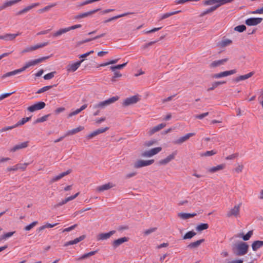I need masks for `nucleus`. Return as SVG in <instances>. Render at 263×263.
Returning a JSON list of instances; mask_svg holds the SVG:
<instances>
[{
  "mask_svg": "<svg viewBox=\"0 0 263 263\" xmlns=\"http://www.w3.org/2000/svg\"><path fill=\"white\" fill-rule=\"evenodd\" d=\"M46 106V104L45 102L40 101L36 103L29 106L27 108V110L30 112H34L37 110H40L44 108Z\"/></svg>",
  "mask_w": 263,
  "mask_h": 263,
  "instance_id": "obj_6",
  "label": "nucleus"
},
{
  "mask_svg": "<svg viewBox=\"0 0 263 263\" xmlns=\"http://www.w3.org/2000/svg\"><path fill=\"white\" fill-rule=\"evenodd\" d=\"M156 142V140H150V141H146L144 145L145 146H151L152 145H153L154 144H155V143Z\"/></svg>",
  "mask_w": 263,
  "mask_h": 263,
  "instance_id": "obj_64",
  "label": "nucleus"
},
{
  "mask_svg": "<svg viewBox=\"0 0 263 263\" xmlns=\"http://www.w3.org/2000/svg\"><path fill=\"white\" fill-rule=\"evenodd\" d=\"M196 235V233L193 231H191L186 233V234L183 236V239H191L194 236Z\"/></svg>",
  "mask_w": 263,
  "mask_h": 263,
  "instance_id": "obj_38",
  "label": "nucleus"
},
{
  "mask_svg": "<svg viewBox=\"0 0 263 263\" xmlns=\"http://www.w3.org/2000/svg\"><path fill=\"white\" fill-rule=\"evenodd\" d=\"M216 154V152L214 151V150L210 151H206L204 153H202L201 154V156H204V157H208V156H213Z\"/></svg>",
  "mask_w": 263,
  "mask_h": 263,
  "instance_id": "obj_48",
  "label": "nucleus"
},
{
  "mask_svg": "<svg viewBox=\"0 0 263 263\" xmlns=\"http://www.w3.org/2000/svg\"><path fill=\"white\" fill-rule=\"evenodd\" d=\"M208 115H209V112H206L203 113L202 114L197 115L195 116V118L197 119L201 120L203 118L206 117Z\"/></svg>",
  "mask_w": 263,
  "mask_h": 263,
  "instance_id": "obj_55",
  "label": "nucleus"
},
{
  "mask_svg": "<svg viewBox=\"0 0 263 263\" xmlns=\"http://www.w3.org/2000/svg\"><path fill=\"white\" fill-rule=\"evenodd\" d=\"M241 205V203H239V204L234 206V207L231 209L229 212L227 213V217H231L232 216L237 217L239 214L240 208Z\"/></svg>",
  "mask_w": 263,
  "mask_h": 263,
  "instance_id": "obj_7",
  "label": "nucleus"
},
{
  "mask_svg": "<svg viewBox=\"0 0 263 263\" xmlns=\"http://www.w3.org/2000/svg\"><path fill=\"white\" fill-rule=\"evenodd\" d=\"M263 246V241L256 240L254 241L252 244V250L256 251L259 248Z\"/></svg>",
  "mask_w": 263,
  "mask_h": 263,
  "instance_id": "obj_29",
  "label": "nucleus"
},
{
  "mask_svg": "<svg viewBox=\"0 0 263 263\" xmlns=\"http://www.w3.org/2000/svg\"><path fill=\"white\" fill-rule=\"evenodd\" d=\"M77 227V224H75L71 227H69L68 228L64 229L63 230V232L71 231L73 230L74 228H76Z\"/></svg>",
  "mask_w": 263,
  "mask_h": 263,
  "instance_id": "obj_58",
  "label": "nucleus"
},
{
  "mask_svg": "<svg viewBox=\"0 0 263 263\" xmlns=\"http://www.w3.org/2000/svg\"><path fill=\"white\" fill-rule=\"evenodd\" d=\"M90 256L89 255V254L88 253H85V254H83V255H82L81 257H80L79 258H76V260H81L87 258Z\"/></svg>",
  "mask_w": 263,
  "mask_h": 263,
  "instance_id": "obj_60",
  "label": "nucleus"
},
{
  "mask_svg": "<svg viewBox=\"0 0 263 263\" xmlns=\"http://www.w3.org/2000/svg\"><path fill=\"white\" fill-rule=\"evenodd\" d=\"M195 135V133H188V134H186L185 135H184V136L181 137L179 138V139H177L176 140H175L174 142V143L175 144H182L184 142L187 140L190 137L194 136Z\"/></svg>",
  "mask_w": 263,
  "mask_h": 263,
  "instance_id": "obj_14",
  "label": "nucleus"
},
{
  "mask_svg": "<svg viewBox=\"0 0 263 263\" xmlns=\"http://www.w3.org/2000/svg\"><path fill=\"white\" fill-rule=\"evenodd\" d=\"M199 0H176L175 2L176 4H183L186 2H197Z\"/></svg>",
  "mask_w": 263,
  "mask_h": 263,
  "instance_id": "obj_52",
  "label": "nucleus"
},
{
  "mask_svg": "<svg viewBox=\"0 0 263 263\" xmlns=\"http://www.w3.org/2000/svg\"><path fill=\"white\" fill-rule=\"evenodd\" d=\"M228 61V58L217 60V61H214L212 63L210 64V67L211 68H214L216 67L220 66V65L224 64L225 63H226Z\"/></svg>",
  "mask_w": 263,
  "mask_h": 263,
  "instance_id": "obj_20",
  "label": "nucleus"
},
{
  "mask_svg": "<svg viewBox=\"0 0 263 263\" xmlns=\"http://www.w3.org/2000/svg\"><path fill=\"white\" fill-rule=\"evenodd\" d=\"M108 129H109V127H106L105 128H99V129L93 131L90 134L88 135L86 138L87 140H90V139H92V138H93L94 137L99 135L100 134L103 133L105 132Z\"/></svg>",
  "mask_w": 263,
  "mask_h": 263,
  "instance_id": "obj_11",
  "label": "nucleus"
},
{
  "mask_svg": "<svg viewBox=\"0 0 263 263\" xmlns=\"http://www.w3.org/2000/svg\"><path fill=\"white\" fill-rule=\"evenodd\" d=\"M22 1V0H11L9 1H6L3 3L2 5H1V7L2 9H4L8 7L12 6V5L16 4L19 2Z\"/></svg>",
  "mask_w": 263,
  "mask_h": 263,
  "instance_id": "obj_22",
  "label": "nucleus"
},
{
  "mask_svg": "<svg viewBox=\"0 0 263 263\" xmlns=\"http://www.w3.org/2000/svg\"><path fill=\"white\" fill-rule=\"evenodd\" d=\"M246 29V27L245 25H238L234 28V30L239 32H242Z\"/></svg>",
  "mask_w": 263,
  "mask_h": 263,
  "instance_id": "obj_43",
  "label": "nucleus"
},
{
  "mask_svg": "<svg viewBox=\"0 0 263 263\" xmlns=\"http://www.w3.org/2000/svg\"><path fill=\"white\" fill-rule=\"evenodd\" d=\"M135 14V13L134 12L124 13H123V14L117 15V16H113V17H112L111 18H109L104 21L103 22V23H107L108 22H109L112 21L113 20H116L117 18H120V17H123V16H126V15H127L128 14Z\"/></svg>",
  "mask_w": 263,
  "mask_h": 263,
  "instance_id": "obj_27",
  "label": "nucleus"
},
{
  "mask_svg": "<svg viewBox=\"0 0 263 263\" xmlns=\"http://www.w3.org/2000/svg\"><path fill=\"white\" fill-rule=\"evenodd\" d=\"M232 41L228 39H223L221 40V41L219 43V46L221 47H226L232 43Z\"/></svg>",
  "mask_w": 263,
  "mask_h": 263,
  "instance_id": "obj_37",
  "label": "nucleus"
},
{
  "mask_svg": "<svg viewBox=\"0 0 263 263\" xmlns=\"http://www.w3.org/2000/svg\"><path fill=\"white\" fill-rule=\"evenodd\" d=\"M84 59H82L76 63L72 64H69L67 66V71L68 72L75 71L80 67L81 64L84 61Z\"/></svg>",
  "mask_w": 263,
  "mask_h": 263,
  "instance_id": "obj_12",
  "label": "nucleus"
},
{
  "mask_svg": "<svg viewBox=\"0 0 263 263\" xmlns=\"http://www.w3.org/2000/svg\"><path fill=\"white\" fill-rule=\"evenodd\" d=\"M139 100V98L137 96H133L131 97L126 98L122 103V105L124 107H126L136 104Z\"/></svg>",
  "mask_w": 263,
  "mask_h": 263,
  "instance_id": "obj_5",
  "label": "nucleus"
},
{
  "mask_svg": "<svg viewBox=\"0 0 263 263\" xmlns=\"http://www.w3.org/2000/svg\"><path fill=\"white\" fill-rule=\"evenodd\" d=\"M254 74L253 72H251L249 73H247L245 75L240 76L239 77H237L234 79V82L237 83L240 81L245 80L247 79H249V78L251 77Z\"/></svg>",
  "mask_w": 263,
  "mask_h": 263,
  "instance_id": "obj_23",
  "label": "nucleus"
},
{
  "mask_svg": "<svg viewBox=\"0 0 263 263\" xmlns=\"http://www.w3.org/2000/svg\"><path fill=\"white\" fill-rule=\"evenodd\" d=\"M119 97L118 96L112 97L111 98H109L108 99H107L106 100L100 102L97 104L93 105L92 106V108L93 109L104 108L106 106L118 101L119 100Z\"/></svg>",
  "mask_w": 263,
  "mask_h": 263,
  "instance_id": "obj_2",
  "label": "nucleus"
},
{
  "mask_svg": "<svg viewBox=\"0 0 263 263\" xmlns=\"http://www.w3.org/2000/svg\"><path fill=\"white\" fill-rule=\"evenodd\" d=\"M57 73L56 71H52L50 73H48L43 77L44 79L45 80H50L52 78H53L55 75V74Z\"/></svg>",
  "mask_w": 263,
  "mask_h": 263,
  "instance_id": "obj_44",
  "label": "nucleus"
},
{
  "mask_svg": "<svg viewBox=\"0 0 263 263\" xmlns=\"http://www.w3.org/2000/svg\"><path fill=\"white\" fill-rule=\"evenodd\" d=\"M249 249V245L245 242L240 241L237 244H234L232 246V251L234 254L237 256H242L247 253Z\"/></svg>",
  "mask_w": 263,
  "mask_h": 263,
  "instance_id": "obj_1",
  "label": "nucleus"
},
{
  "mask_svg": "<svg viewBox=\"0 0 263 263\" xmlns=\"http://www.w3.org/2000/svg\"><path fill=\"white\" fill-rule=\"evenodd\" d=\"M81 111V110H80V109L79 108V109H77V110H76L75 111H73L71 112H70L69 115H68V117H72L73 116H75L78 114H79L80 112Z\"/></svg>",
  "mask_w": 263,
  "mask_h": 263,
  "instance_id": "obj_63",
  "label": "nucleus"
},
{
  "mask_svg": "<svg viewBox=\"0 0 263 263\" xmlns=\"http://www.w3.org/2000/svg\"><path fill=\"white\" fill-rule=\"evenodd\" d=\"M82 27V25L81 24H77V25H73V26H71L70 27H67L66 29L67 30V31H69L71 30H73V29H77V28H81Z\"/></svg>",
  "mask_w": 263,
  "mask_h": 263,
  "instance_id": "obj_53",
  "label": "nucleus"
},
{
  "mask_svg": "<svg viewBox=\"0 0 263 263\" xmlns=\"http://www.w3.org/2000/svg\"><path fill=\"white\" fill-rule=\"evenodd\" d=\"M79 195V193L78 192V193H76V194H74V195H72V196H69V197L66 198V199L67 202L75 199L76 197H78V196Z\"/></svg>",
  "mask_w": 263,
  "mask_h": 263,
  "instance_id": "obj_62",
  "label": "nucleus"
},
{
  "mask_svg": "<svg viewBox=\"0 0 263 263\" xmlns=\"http://www.w3.org/2000/svg\"><path fill=\"white\" fill-rule=\"evenodd\" d=\"M53 86H56V85H54L53 86L49 85V86H46L45 87H43L42 88L39 89L37 91L36 93H41L44 92H45V91L49 90L50 89H51Z\"/></svg>",
  "mask_w": 263,
  "mask_h": 263,
  "instance_id": "obj_41",
  "label": "nucleus"
},
{
  "mask_svg": "<svg viewBox=\"0 0 263 263\" xmlns=\"http://www.w3.org/2000/svg\"><path fill=\"white\" fill-rule=\"evenodd\" d=\"M209 228V224L208 223H200L197 226L196 229L198 232H201L204 230Z\"/></svg>",
  "mask_w": 263,
  "mask_h": 263,
  "instance_id": "obj_36",
  "label": "nucleus"
},
{
  "mask_svg": "<svg viewBox=\"0 0 263 263\" xmlns=\"http://www.w3.org/2000/svg\"><path fill=\"white\" fill-rule=\"evenodd\" d=\"M262 21L261 17H251L246 20L245 23L248 26H255L260 24Z\"/></svg>",
  "mask_w": 263,
  "mask_h": 263,
  "instance_id": "obj_9",
  "label": "nucleus"
},
{
  "mask_svg": "<svg viewBox=\"0 0 263 263\" xmlns=\"http://www.w3.org/2000/svg\"><path fill=\"white\" fill-rule=\"evenodd\" d=\"M114 76L112 77L111 81L112 82H115L117 81V78H120L122 76L121 73L118 71H115L114 73Z\"/></svg>",
  "mask_w": 263,
  "mask_h": 263,
  "instance_id": "obj_49",
  "label": "nucleus"
},
{
  "mask_svg": "<svg viewBox=\"0 0 263 263\" xmlns=\"http://www.w3.org/2000/svg\"><path fill=\"white\" fill-rule=\"evenodd\" d=\"M236 69H233L229 71H223L218 73L214 74L213 76V78L215 79H219L222 77H227L230 75L233 74L235 73H236Z\"/></svg>",
  "mask_w": 263,
  "mask_h": 263,
  "instance_id": "obj_10",
  "label": "nucleus"
},
{
  "mask_svg": "<svg viewBox=\"0 0 263 263\" xmlns=\"http://www.w3.org/2000/svg\"><path fill=\"white\" fill-rule=\"evenodd\" d=\"M204 241V239H201L198 240H197L195 242H193L190 243L189 245L187 246V248L189 249H195L198 248L201 243Z\"/></svg>",
  "mask_w": 263,
  "mask_h": 263,
  "instance_id": "obj_26",
  "label": "nucleus"
},
{
  "mask_svg": "<svg viewBox=\"0 0 263 263\" xmlns=\"http://www.w3.org/2000/svg\"><path fill=\"white\" fill-rule=\"evenodd\" d=\"M116 233V231H111L108 233H100L97 236V240H106L108 239L111 236L114 235Z\"/></svg>",
  "mask_w": 263,
  "mask_h": 263,
  "instance_id": "obj_17",
  "label": "nucleus"
},
{
  "mask_svg": "<svg viewBox=\"0 0 263 263\" xmlns=\"http://www.w3.org/2000/svg\"><path fill=\"white\" fill-rule=\"evenodd\" d=\"M39 5H40V3H34L30 6H28L25 7V8H24V10L25 13H26L28 11H29V10H30L31 9H32V8H33L35 7H37Z\"/></svg>",
  "mask_w": 263,
  "mask_h": 263,
  "instance_id": "obj_45",
  "label": "nucleus"
},
{
  "mask_svg": "<svg viewBox=\"0 0 263 263\" xmlns=\"http://www.w3.org/2000/svg\"><path fill=\"white\" fill-rule=\"evenodd\" d=\"M47 45H48V42H44V43H40V44L35 45L34 46L28 47L22 51V53L31 52V51L35 50L36 49H38L39 48H43V47L47 46Z\"/></svg>",
  "mask_w": 263,
  "mask_h": 263,
  "instance_id": "obj_8",
  "label": "nucleus"
},
{
  "mask_svg": "<svg viewBox=\"0 0 263 263\" xmlns=\"http://www.w3.org/2000/svg\"><path fill=\"white\" fill-rule=\"evenodd\" d=\"M14 233L15 232H10L4 234V235H2L0 237V241H1L3 239H6L9 237H11L14 234Z\"/></svg>",
  "mask_w": 263,
  "mask_h": 263,
  "instance_id": "obj_42",
  "label": "nucleus"
},
{
  "mask_svg": "<svg viewBox=\"0 0 263 263\" xmlns=\"http://www.w3.org/2000/svg\"><path fill=\"white\" fill-rule=\"evenodd\" d=\"M114 185H112V184L111 183L109 182L108 183L97 187V190L98 192H103L106 190H108L112 187Z\"/></svg>",
  "mask_w": 263,
  "mask_h": 263,
  "instance_id": "obj_25",
  "label": "nucleus"
},
{
  "mask_svg": "<svg viewBox=\"0 0 263 263\" xmlns=\"http://www.w3.org/2000/svg\"><path fill=\"white\" fill-rule=\"evenodd\" d=\"M196 213H179L178 214V216L183 219H187L196 216Z\"/></svg>",
  "mask_w": 263,
  "mask_h": 263,
  "instance_id": "obj_28",
  "label": "nucleus"
},
{
  "mask_svg": "<svg viewBox=\"0 0 263 263\" xmlns=\"http://www.w3.org/2000/svg\"><path fill=\"white\" fill-rule=\"evenodd\" d=\"M23 71L22 68H21L20 69H16V70H14L13 71H10V72L6 73L5 74H3L2 76V79H4V78H5L6 77L14 76V75L17 74L18 73H21V72H22Z\"/></svg>",
  "mask_w": 263,
  "mask_h": 263,
  "instance_id": "obj_24",
  "label": "nucleus"
},
{
  "mask_svg": "<svg viewBox=\"0 0 263 263\" xmlns=\"http://www.w3.org/2000/svg\"><path fill=\"white\" fill-rule=\"evenodd\" d=\"M100 10V9L98 8V9H95V10H91V11L87 12H85V13L79 14L78 15H77L74 16V19H77V20H80V19H81L82 18H84V17H87L88 16H89V15H91L92 14H94L96 12L99 11Z\"/></svg>",
  "mask_w": 263,
  "mask_h": 263,
  "instance_id": "obj_15",
  "label": "nucleus"
},
{
  "mask_svg": "<svg viewBox=\"0 0 263 263\" xmlns=\"http://www.w3.org/2000/svg\"><path fill=\"white\" fill-rule=\"evenodd\" d=\"M224 167H225V164H221L218 165L216 166H213L211 168H210L208 170V172L213 173L216 172L218 171L222 170L223 168H224Z\"/></svg>",
  "mask_w": 263,
  "mask_h": 263,
  "instance_id": "obj_30",
  "label": "nucleus"
},
{
  "mask_svg": "<svg viewBox=\"0 0 263 263\" xmlns=\"http://www.w3.org/2000/svg\"><path fill=\"white\" fill-rule=\"evenodd\" d=\"M252 235L253 231H249L245 235L243 233H240L238 235V237L242 238L244 241H247L250 239Z\"/></svg>",
  "mask_w": 263,
  "mask_h": 263,
  "instance_id": "obj_31",
  "label": "nucleus"
},
{
  "mask_svg": "<svg viewBox=\"0 0 263 263\" xmlns=\"http://www.w3.org/2000/svg\"><path fill=\"white\" fill-rule=\"evenodd\" d=\"M180 12H181L180 10H178V11H173V12L166 13L165 14H163L161 16L159 21H161L162 20L165 19L173 15L178 14V13H180Z\"/></svg>",
  "mask_w": 263,
  "mask_h": 263,
  "instance_id": "obj_32",
  "label": "nucleus"
},
{
  "mask_svg": "<svg viewBox=\"0 0 263 263\" xmlns=\"http://www.w3.org/2000/svg\"><path fill=\"white\" fill-rule=\"evenodd\" d=\"M31 118V117H26V118H23L17 122V123L15 124V126L18 127L19 126L24 125L25 123H26L27 122L30 120Z\"/></svg>",
  "mask_w": 263,
  "mask_h": 263,
  "instance_id": "obj_39",
  "label": "nucleus"
},
{
  "mask_svg": "<svg viewBox=\"0 0 263 263\" xmlns=\"http://www.w3.org/2000/svg\"><path fill=\"white\" fill-rule=\"evenodd\" d=\"M177 151H175L173 152L172 154L168 156L166 158L160 160L159 161V164L166 165L175 158V156L177 155Z\"/></svg>",
  "mask_w": 263,
  "mask_h": 263,
  "instance_id": "obj_13",
  "label": "nucleus"
},
{
  "mask_svg": "<svg viewBox=\"0 0 263 263\" xmlns=\"http://www.w3.org/2000/svg\"><path fill=\"white\" fill-rule=\"evenodd\" d=\"M50 116V114L45 115L41 118H37L33 123L34 124L44 122L46 121L48 118Z\"/></svg>",
  "mask_w": 263,
  "mask_h": 263,
  "instance_id": "obj_40",
  "label": "nucleus"
},
{
  "mask_svg": "<svg viewBox=\"0 0 263 263\" xmlns=\"http://www.w3.org/2000/svg\"><path fill=\"white\" fill-rule=\"evenodd\" d=\"M128 240V238L126 237H123L118 239L114 240L112 245L114 249H116L122 243L127 242Z\"/></svg>",
  "mask_w": 263,
  "mask_h": 263,
  "instance_id": "obj_16",
  "label": "nucleus"
},
{
  "mask_svg": "<svg viewBox=\"0 0 263 263\" xmlns=\"http://www.w3.org/2000/svg\"><path fill=\"white\" fill-rule=\"evenodd\" d=\"M71 172V170L69 169L65 172H63V173L60 174L59 175L53 177L50 181V183L51 184L55 181L59 180L60 179H61V178L64 177V176L70 174Z\"/></svg>",
  "mask_w": 263,
  "mask_h": 263,
  "instance_id": "obj_19",
  "label": "nucleus"
},
{
  "mask_svg": "<svg viewBox=\"0 0 263 263\" xmlns=\"http://www.w3.org/2000/svg\"><path fill=\"white\" fill-rule=\"evenodd\" d=\"M152 155L154 156L158 153H159L162 150V148L161 147H157L155 148H153L150 149Z\"/></svg>",
  "mask_w": 263,
  "mask_h": 263,
  "instance_id": "obj_50",
  "label": "nucleus"
},
{
  "mask_svg": "<svg viewBox=\"0 0 263 263\" xmlns=\"http://www.w3.org/2000/svg\"><path fill=\"white\" fill-rule=\"evenodd\" d=\"M156 230H157V228H150L149 229L145 230L144 232V234L145 235H148L150 234L155 232Z\"/></svg>",
  "mask_w": 263,
  "mask_h": 263,
  "instance_id": "obj_51",
  "label": "nucleus"
},
{
  "mask_svg": "<svg viewBox=\"0 0 263 263\" xmlns=\"http://www.w3.org/2000/svg\"><path fill=\"white\" fill-rule=\"evenodd\" d=\"M28 164H29L27 163H23V164L18 163V164L15 165V166L17 167V170H21L22 171H24Z\"/></svg>",
  "mask_w": 263,
  "mask_h": 263,
  "instance_id": "obj_47",
  "label": "nucleus"
},
{
  "mask_svg": "<svg viewBox=\"0 0 263 263\" xmlns=\"http://www.w3.org/2000/svg\"><path fill=\"white\" fill-rule=\"evenodd\" d=\"M90 256L89 255V254L88 253H85V254H83V255H82L81 257H80L79 258H76V260H81L87 258Z\"/></svg>",
  "mask_w": 263,
  "mask_h": 263,
  "instance_id": "obj_59",
  "label": "nucleus"
},
{
  "mask_svg": "<svg viewBox=\"0 0 263 263\" xmlns=\"http://www.w3.org/2000/svg\"><path fill=\"white\" fill-rule=\"evenodd\" d=\"M85 235H82L79 237H78L73 240L75 244L79 242L80 241L83 240L85 238Z\"/></svg>",
  "mask_w": 263,
  "mask_h": 263,
  "instance_id": "obj_61",
  "label": "nucleus"
},
{
  "mask_svg": "<svg viewBox=\"0 0 263 263\" xmlns=\"http://www.w3.org/2000/svg\"><path fill=\"white\" fill-rule=\"evenodd\" d=\"M21 33H17L15 34L7 33L5 34V41H12L18 35H20Z\"/></svg>",
  "mask_w": 263,
  "mask_h": 263,
  "instance_id": "obj_33",
  "label": "nucleus"
},
{
  "mask_svg": "<svg viewBox=\"0 0 263 263\" xmlns=\"http://www.w3.org/2000/svg\"><path fill=\"white\" fill-rule=\"evenodd\" d=\"M154 162V160H139L137 161L135 163L134 167L136 168H140L142 167H144L145 166H148L152 164Z\"/></svg>",
  "mask_w": 263,
  "mask_h": 263,
  "instance_id": "obj_4",
  "label": "nucleus"
},
{
  "mask_svg": "<svg viewBox=\"0 0 263 263\" xmlns=\"http://www.w3.org/2000/svg\"><path fill=\"white\" fill-rule=\"evenodd\" d=\"M84 129V127L83 126H80L79 127L72 129V130H70L68 131L66 133V135L69 136L71 135L75 134L81 130H82Z\"/></svg>",
  "mask_w": 263,
  "mask_h": 263,
  "instance_id": "obj_34",
  "label": "nucleus"
},
{
  "mask_svg": "<svg viewBox=\"0 0 263 263\" xmlns=\"http://www.w3.org/2000/svg\"><path fill=\"white\" fill-rule=\"evenodd\" d=\"M49 58V56L47 57H44L40 58L37 59H35L33 60H31L29 61L28 63H27L23 67H22V69L23 71H25L27 68H29L30 66L36 65L41 62H44L46 60Z\"/></svg>",
  "mask_w": 263,
  "mask_h": 263,
  "instance_id": "obj_3",
  "label": "nucleus"
},
{
  "mask_svg": "<svg viewBox=\"0 0 263 263\" xmlns=\"http://www.w3.org/2000/svg\"><path fill=\"white\" fill-rule=\"evenodd\" d=\"M28 142L26 141V142H24L16 144L11 149L10 151L14 152L18 149L26 148L28 146Z\"/></svg>",
  "mask_w": 263,
  "mask_h": 263,
  "instance_id": "obj_21",
  "label": "nucleus"
},
{
  "mask_svg": "<svg viewBox=\"0 0 263 263\" xmlns=\"http://www.w3.org/2000/svg\"><path fill=\"white\" fill-rule=\"evenodd\" d=\"M166 124L165 123H161L153 128L149 129V130L148 132V134L149 136H152L154 134H155L156 132H157L159 130H160L161 129L165 127Z\"/></svg>",
  "mask_w": 263,
  "mask_h": 263,
  "instance_id": "obj_18",
  "label": "nucleus"
},
{
  "mask_svg": "<svg viewBox=\"0 0 263 263\" xmlns=\"http://www.w3.org/2000/svg\"><path fill=\"white\" fill-rule=\"evenodd\" d=\"M37 221H33L31 223L27 225L24 228V230L25 231H30L31 229H32L34 227H35L37 224Z\"/></svg>",
  "mask_w": 263,
  "mask_h": 263,
  "instance_id": "obj_46",
  "label": "nucleus"
},
{
  "mask_svg": "<svg viewBox=\"0 0 263 263\" xmlns=\"http://www.w3.org/2000/svg\"><path fill=\"white\" fill-rule=\"evenodd\" d=\"M15 127H16V126H15V124L11 126L5 127L0 130V132H6L8 130L12 129Z\"/></svg>",
  "mask_w": 263,
  "mask_h": 263,
  "instance_id": "obj_57",
  "label": "nucleus"
},
{
  "mask_svg": "<svg viewBox=\"0 0 263 263\" xmlns=\"http://www.w3.org/2000/svg\"><path fill=\"white\" fill-rule=\"evenodd\" d=\"M68 31H67L66 28H61V29H59L58 31L54 32L52 34V36H53V37H57V36H60L62 34H63L65 33H66Z\"/></svg>",
  "mask_w": 263,
  "mask_h": 263,
  "instance_id": "obj_35",
  "label": "nucleus"
},
{
  "mask_svg": "<svg viewBox=\"0 0 263 263\" xmlns=\"http://www.w3.org/2000/svg\"><path fill=\"white\" fill-rule=\"evenodd\" d=\"M141 156L144 157H152L153 155H152L151 150H149L144 152L141 154Z\"/></svg>",
  "mask_w": 263,
  "mask_h": 263,
  "instance_id": "obj_54",
  "label": "nucleus"
},
{
  "mask_svg": "<svg viewBox=\"0 0 263 263\" xmlns=\"http://www.w3.org/2000/svg\"><path fill=\"white\" fill-rule=\"evenodd\" d=\"M14 92V91L12 92L5 93L2 94L1 95H0V101L3 100L4 99H5L7 97H9L10 95L13 94Z\"/></svg>",
  "mask_w": 263,
  "mask_h": 263,
  "instance_id": "obj_56",
  "label": "nucleus"
}]
</instances>
